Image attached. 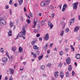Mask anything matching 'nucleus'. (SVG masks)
I'll return each mask as SVG.
<instances>
[{"mask_svg":"<svg viewBox=\"0 0 80 80\" xmlns=\"http://www.w3.org/2000/svg\"><path fill=\"white\" fill-rule=\"evenodd\" d=\"M78 40H79V41H80V36H79L78 38Z\"/></svg>","mask_w":80,"mask_h":80,"instance_id":"e2e57ef3","label":"nucleus"},{"mask_svg":"<svg viewBox=\"0 0 80 80\" xmlns=\"http://www.w3.org/2000/svg\"><path fill=\"white\" fill-rule=\"evenodd\" d=\"M13 2V1L12 0H11L9 2V4H10V5H12V2Z\"/></svg>","mask_w":80,"mask_h":80,"instance_id":"79ce46f5","label":"nucleus"},{"mask_svg":"<svg viewBox=\"0 0 80 80\" xmlns=\"http://www.w3.org/2000/svg\"><path fill=\"white\" fill-rule=\"evenodd\" d=\"M31 55H34V53L33 52H31Z\"/></svg>","mask_w":80,"mask_h":80,"instance_id":"69168bd1","label":"nucleus"},{"mask_svg":"<svg viewBox=\"0 0 80 80\" xmlns=\"http://www.w3.org/2000/svg\"><path fill=\"white\" fill-rule=\"evenodd\" d=\"M74 18H72L71 19V20L70 21V25H71L72 23H74Z\"/></svg>","mask_w":80,"mask_h":80,"instance_id":"dca6fc26","label":"nucleus"},{"mask_svg":"<svg viewBox=\"0 0 80 80\" xmlns=\"http://www.w3.org/2000/svg\"><path fill=\"white\" fill-rule=\"evenodd\" d=\"M48 26L50 27V28H53V24L52 23V22H48Z\"/></svg>","mask_w":80,"mask_h":80,"instance_id":"6e6552de","label":"nucleus"},{"mask_svg":"<svg viewBox=\"0 0 80 80\" xmlns=\"http://www.w3.org/2000/svg\"><path fill=\"white\" fill-rule=\"evenodd\" d=\"M40 68L42 70H43L45 68V66L44 65H42L40 67Z\"/></svg>","mask_w":80,"mask_h":80,"instance_id":"6ab92c4d","label":"nucleus"},{"mask_svg":"<svg viewBox=\"0 0 80 80\" xmlns=\"http://www.w3.org/2000/svg\"><path fill=\"white\" fill-rule=\"evenodd\" d=\"M54 51H57V48H55L53 50Z\"/></svg>","mask_w":80,"mask_h":80,"instance_id":"bf43d9fd","label":"nucleus"},{"mask_svg":"<svg viewBox=\"0 0 80 80\" xmlns=\"http://www.w3.org/2000/svg\"><path fill=\"white\" fill-rule=\"evenodd\" d=\"M12 10H11V9H10L9 10V13L10 15H12Z\"/></svg>","mask_w":80,"mask_h":80,"instance_id":"4d7b16f0","label":"nucleus"},{"mask_svg":"<svg viewBox=\"0 0 80 80\" xmlns=\"http://www.w3.org/2000/svg\"><path fill=\"white\" fill-rule=\"evenodd\" d=\"M9 79V80H13V78H12V77L11 76Z\"/></svg>","mask_w":80,"mask_h":80,"instance_id":"6e6d98bb","label":"nucleus"},{"mask_svg":"<svg viewBox=\"0 0 80 80\" xmlns=\"http://www.w3.org/2000/svg\"><path fill=\"white\" fill-rule=\"evenodd\" d=\"M60 77L61 78H63L64 77V73L63 72L61 71L60 72Z\"/></svg>","mask_w":80,"mask_h":80,"instance_id":"f8f14e48","label":"nucleus"},{"mask_svg":"<svg viewBox=\"0 0 80 80\" xmlns=\"http://www.w3.org/2000/svg\"><path fill=\"white\" fill-rule=\"evenodd\" d=\"M8 76H6L4 80H8Z\"/></svg>","mask_w":80,"mask_h":80,"instance_id":"49530a36","label":"nucleus"},{"mask_svg":"<svg viewBox=\"0 0 80 80\" xmlns=\"http://www.w3.org/2000/svg\"><path fill=\"white\" fill-rule=\"evenodd\" d=\"M8 34L9 36H12V30H10L8 33Z\"/></svg>","mask_w":80,"mask_h":80,"instance_id":"4be33fe9","label":"nucleus"},{"mask_svg":"<svg viewBox=\"0 0 80 80\" xmlns=\"http://www.w3.org/2000/svg\"><path fill=\"white\" fill-rule=\"evenodd\" d=\"M48 65L49 67H50L52 66V64L50 63H48Z\"/></svg>","mask_w":80,"mask_h":80,"instance_id":"ea45409f","label":"nucleus"},{"mask_svg":"<svg viewBox=\"0 0 80 80\" xmlns=\"http://www.w3.org/2000/svg\"><path fill=\"white\" fill-rule=\"evenodd\" d=\"M48 57V55L47 54L46 56V58H47Z\"/></svg>","mask_w":80,"mask_h":80,"instance_id":"338daca9","label":"nucleus"},{"mask_svg":"<svg viewBox=\"0 0 80 80\" xmlns=\"http://www.w3.org/2000/svg\"><path fill=\"white\" fill-rule=\"evenodd\" d=\"M49 38H50V37H49V35H48V34L46 33L45 36L44 38V40L46 41L48 40L49 39Z\"/></svg>","mask_w":80,"mask_h":80,"instance_id":"39448f33","label":"nucleus"},{"mask_svg":"<svg viewBox=\"0 0 80 80\" xmlns=\"http://www.w3.org/2000/svg\"><path fill=\"white\" fill-rule=\"evenodd\" d=\"M37 18H35L34 21V22H33L34 25L32 26V28H35L36 27V23H37Z\"/></svg>","mask_w":80,"mask_h":80,"instance_id":"7ed1b4c3","label":"nucleus"},{"mask_svg":"<svg viewBox=\"0 0 80 80\" xmlns=\"http://www.w3.org/2000/svg\"><path fill=\"white\" fill-rule=\"evenodd\" d=\"M46 5V4L45 3V2H42L41 3V7H45Z\"/></svg>","mask_w":80,"mask_h":80,"instance_id":"4468645a","label":"nucleus"},{"mask_svg":"<svg viewBox=\"0 0 80 80\" xmlns=\"http://www.w3.org/2000/svg\"><path fill=\"white\" fill-rule=\"evenodd\" d=\"M71 62V59L70 58H68L66 60V63L68 65H70Z\"/></svg>","mask_w":80,"mask_h":80,"instance_id":"423d86ee","label":"nucleus"},{"mask_svg":"<svg viewBox=\"0 0 80 80\" xmlns=\"http://www.w3.org/2000/svg\"><path fill=\"white\" fill-rule=\"evenodd\" d=\"M18 50L20 53H22L23 52V48H22V47H19Z\"/></svg>","mask_w":80,"mask_h":80,"instance_id":"f3484780","label":"nucleus"},{"mask_svg":"<svg viewBox=\"0 0 80 80\" xmlns=\"http://www.w3.org/2000/svg\"><path fill=\"white\" fill-rule=\"evenodd\" d=\"M50 8H51V9H53V6L52 5H51L50 7Z\"/></svg>","mask_w":80,"mask_h":80,"instance_id":"8fccbe9b","label":"nucleus"},{"mask_svg":"<svg viewBox=\"0 0 80 80\" xmlns=\"http://www.w3.org/2000/svg\"><path fill=\"white\" fill-rule=\"evenodd\" d=\"M30 23V20L28 19V23Z\"/></svg>","mask_w":80,"mask_h":80,"instance_id":"864d4df0","label":"nucleus"},{"mask_svg":"<svg viewBox=\"0 0 80 80\" xmlns=\"http://www.w3.org/2000/svg\"><path fill=\"white\" fill-rule=\"evenodd\" d=\"M48 46V44H46V46H44L43 48L44 50H47V47Z\"/></svg>","mask_w":80,"mask_h":80,"instance_id":"aec40b11","label":"nucleus"},{"mask_svg":"<svg viewBox=\"0 0 80 80\" xmlns=\"http://www.w3.org/2000/svg\"><path fill=\"white\" fill-rule=\"evenodd\" d=\"M60 55H62L63 54V52H61L59 53Z\"/></svg>","mask_w":80,"mask_h":80,"instance_id":"a19ab883","label":"nucleus"},{"mask_svg":"<svg viewBox=\"0 0 80 80\" xmlns=\"http://www.w3.org/2000/svg\"><path fill=\"white\" fill-rule=\"evenodd\" d=\"M0 23L1 25H5L7 24V22L3 18H0Z\"/></svg>","mask_w":80,"mask_h":80,"instance_id":"f03ea898","label":"nucleus"},{"mask_svg":"<svg viewBox=\"0 0 80 80\" xmlns=\"http://www.w3.org/2000/svg\"><path fill=\"white\" fill-rule=\"evenodd\" d=\"M54 13H53V14H52L51 15V17L52 18H53V17H54Z\"/></svg>","mask_w":80,"mask_h":80,"instance_id":"c03bdc74","label":"nucleus"},{"mask_svg":"<svg viewBox=\"0 0 80 80\" xmlns=\"http://www.w3.org/2000/svg\"><path fill=\"white\" fill-rule=\"evenodd\" d=\"M67 4H65L63 5V8H66H66H67Z\"/></svg>","mask_w":80,"mask_h":80,"instance_id":"c756f323","label":"nucleus"},{"mask_svg":"<svg viewBox=\"0 0 80 80\" xmlns=\"http://www.w3.org/2000/svg\"><path fill=\"white\" fill-rule=\"evenodd\" d=\"M70 47L72 48V51H74V50H75V49H74V48L73 47V46L72 45H71Z\"/></svg>","mask_w":80,"mask_h":80,"instance_id":"7c9ffc66","label":"nucleus"},{"mask_svg":"<svg viewBox=\"0 0 80 80\" xmlns=\"http://www.w3.org/2000/svg\"><path fill=\"white\" fill-rule=\"evenodd\" d=\"M62 63H59L58 67H62Z\"/></svg>","mask_w":80,"mask_h":80,"instance_id":"72a5a7b5","label":"nucleus"},{"mask_svg":"<svg viewBox=\"0 0 80 80\" xmlns=\"http://www.w3.org/2000/svg\"><path fill=\"white\" fill-rule=\"evenodd\" d=\"M29 15L31 17H32V13L31 12L29 13Z\"/></svg>","mask_w":80,"mask_h":80,"instance_id":"5fc2aeb1","label":"nucleus"},{"mask_svg":"<svg viewBox=\"0 0 80 80\" xmlns=\"http://www.w3.org/2000/svg\"><path fill=\"white\" fill-rule=\"evenodd\" d=\"M64 51L65 52H68V48H67L64 49Z\"/></svg>","mask_w":80,"mask_h":80,"instance_id":"4c0bfd02","label":"nucleus"},{"mask_svg":"<svg viewBox=\"0 0 80 80\" xmlns=\"http://www.w3.org/2000/svg\"><path fill=\"white\" fill-rule=\"evenodd\" d=\"M34 32L35 33H38V32H39V30H38L35 29L34 31Z\"/></svg>","mask_w":80,"mask_h":80,"instance_id":"c9c22d12","label":"nucleus"},{"mask_svg":"<svg viewBox=\"0 0 80 80\" xmlns=\"http://www.w3.org/2000/svg\"><path fill=\"white\" fill-rule=\"evenodd\" d=\"M33 57L34 58H37V54H36L34 53L33 55Z\"/></svg>","mask_w":80,"mask_h":80,"instance_id":"58836bf2","label":"nucleus"},{"mask_svg":"<svg viewBox=\"0 0 80 80\" xmlns=\"http://www.w3.org/2000/svg\"><path fill=\"white\" fill-rule=\"evenodd\" d=\"M6 9H8V8H9V6H8V5L6 6Z\"/></svg>","mask_w":80,"mask_h":80,"instance_id":"052dcab7","label":"nucleus"},{"mask_svg":"<svg viewBox=\"0 0 80 80\" xmlns=\"http://www.w3.org/2000/svg\"><path fill=\"white\" fill-rule=\"evenodd\" d=\"M52 45H53V43H51L49 46L50 47H51V48H52Z\"/></svg>","mask_w":80,"mask_h":80,"instance_id":"a18cd8bd","label":"nucleus"},{"mask_svg":"<svg viewBox=\"0 0 80 80\" xmlns=\"http://www.w3.org/2000/svg\"><path fill=\"white\" fill-rule=\"evenodd\" d=\"M50 3V0H46V5H49Z\"/></svg>","mask_w":80,"mask_h":80,"instance_id":"412c9836","label":"nucleus"},{"mask_svg":"<svg viewBox=\"0 0 80 80\" xmlns=\"http://www.w3.org/2000/svg\"><path fill=\"white\" fill-rule=\"evenodd\" d=\"M39 53H40V51H39L38 50V51H37L36 52V55H39Z\"/></svg>","mask_w":80,"mask_h":80,"instance_id":"473e14b6","label":"nucleus"},{"mask_svg":"<svg viewBox=\"0 0 80 80\" xmlns=\"http://www.w3.org/2000/svg\"><path fill=\"white\" fill-rule=\"evenodd\" d=\"M9 70H10V74H13V73L14 72V70L11 68L9 69Z\"/></svg>","mask_w":80,"mask_h":80,"instance_id":"a211bd4d","label":"nucleus"},{"mask_svg":"<svg viewBox=\"0 0 80 80\" xmlns=\"http://www.w3.org/2000/svg\"><path fill=\"white\" fill-rule=\"evenodd\" d=\"M54 76L56 78H58V72L56 71L54 73Z\"/></svg>","mask_w":80,"mask_h":80,"instance_id":"ddd939ff","label":"nucleus"},{"mask_svg":"<svg viewBox=\"0 0 80 80\" xmlns=\"http://www.w3.org/2000/svg\"><path fill=\"white\" fill-rule=\"evenodd\" d=\"M26 33V30L25 29L24 27H22V31H21L19 34H18L16 39H18V37H22L23 38L24 40L25 39V34Z\"/></svg>","mask_w":80,"mask_h":80,"instance_id":"f257e3e1","label":"nucleus"},{"mask_svg":"<svg viewBox=\"0 0 80 80\" xmlns=\"http://www.w3.org/2000/svg\"><path fill=\"white\" fill-rule=\"evenodd\" d=\"M74 73H75V72H74V71H72V76H74Z\"/></svg>","mask_w":80,"mask_h":80,"instance_id":"603ef678","label":"nucleus"},{"mask_svg":"<svg viewBox=\"0 0 80 80\" xmlns=\"http://www.w3.org/2000/svg\"><path fill=\"white\" fill-rule=\"evenodd\" d=\"M18 2L19 3V5H21V4L23 2V0H18Z\"/></svg>","mask_w":80,"mask_h":80,"instance_id":"393cba45","label":"nucleus"},{"mask_svg":"<svg viewBox=\"0 0 80 80\" xmlns=\"http://www.w3.org/2000/svg\"><path fill=\"white\" fill-rule=\"evenodd\" d=\"M6 55H7V56L8 57V58H9V55H8V53L7 52H6Z\"/></svg>","mask_w":80,"mask_h":80,"instance_id":"37998d69","label":"nucleus"},{"mask_svg":"<svg viewBox=\"0 0 80 80\" xmlns=\"http://www.w3.org/2000/svg\"><path fill=\"white\" fill-rule=\"evenodd\" d=\"M39 40H42V37H40L39 38Z\"/></svg>","mask_w":80,"mask_h":80,"instance_id":"0e129e2a","label":"nucleus"},{"mask_svg":"<svg viewBox=\"0 0 80 80\" xmlns=\"http://www.w3.org/2000/svg\"><path fill=\"white\" fill-rule=\"evenodd\" d=\"M75 58L76 59H80V54L78 53L76 54H75Z\"/></svg>","mask_w":80,"mask_h":80,"instance_id":"9d476101","label":"nucleus"},{"mask_svg":"<svg viewBox=\"0 0 80 80\" xmlns=\"http://www.w3.org/2000/svg\"><path fill=\"white\" fill-rule=\"evenodd\" d=\"M66 9L65 8H63L62 10V12H64L65 10Z\"/></svg>","mask_w":80,"mask_h":80,"instance_id":"de8ad7c7","label":"nucleus"},{"mask_svg":"<svg viewBox=\"0 0 80 80\" xmlns=\"http://www.w3.org/2000/svg\"><path fill=\"white\" fill-rule=\"evenodd\" d=\"M33 48L35 50H39V47H37L36 45H33Z\"/></svg>","mask_w":80,"mask_h":80,"instance_id":"9b49d317","label":"nucleus"},{"mask_svg":"<svg viewBox=\"0 0 80 80\" xmlns=\"http://www.w3.org/2000/svg\"><path fill=\"white\" fill-rule=\"evenodd\" d=\"M68 70L69 71H70V72L72 70V66H71V65H70L69 66Z\"/></svg>","mask_w":80,"mask_h":80,"instance_id":"b1692460","label":"nucleus"},{"mask_svg":"<svg viewBox=\"0 0 80 80\" xmlns=\"http://www.w3.org/2000/svg\"><path fill=\"white\" fill-rule=\"evenodd\" d=\"M36 41H37V39L36 38H34L33 40L31 42L32 45H34V44L35 43V42H36Z\"/></svg>","mask_w":80,"mask_h":80,"instance_id":"1a4fd4ad","label":"nucleus"},{"mask_svg":"<svg viewBox=\"0 0 80 80\" xmlns=\"http://www.w3.org/2000/svg\"><path fill=\"white\" fill-rule=\"evenodd\" d=\"M41 24L42 25H44V24H45V23L44 22L42 21L41 22Z\"/></svg>","mask_w":80,"mask_h":80,"instance_id":"09e8293b","label":"nucleus"},{"mask_svg":"<svg viewBox=\"0 0 80 80\" xmlns=\"http://www.w3.org/2000/svg\"><path fill=\"white\" fill-rule=\"evenodd\" d=\"M43 55H42V56H40V57H38V60H40L41 59H42L43 58Z\"/></svg>","mask_w":80,"mask_h":80,"instance_id":"5701e85b","label":"nucleus"},{"mask_svg":"<svg viewBox=\"0 0 80 80\" xmlns=\"http://www.w3.org/2000/svg\"><path fill=\"white\" fill-rule=\"evenodd\" d=\"M69 31V29H68V28H66L65 31V32H66V33H67V32H68Z\"/></svg>","mask_w":80,"mask_h":80,"instance_id":"c85d7f7f","label":"nucleus"},{"mask_svg":"<svg viewBox=\"0 0 80 80\" xmlns=\"http://www.w3.org/2000/svg\"><path fill=\"white\" fill-rule=\"evenodd\" d=\"M63 33H64V31H63V30H62L60 35V36L61 37L63 36Z\"/></svg>","mask_w":80,"mask_h":80,"instance_id":"a878e982","label":"nucleus"},{"mask_svg":"<svg viewBox=\"0 0 80 80\" xmlns=\"http://www.w3.org/2000/svg\"><path fill=\"white\" fill-rule=\"evenodd\" d=\"M9 58L10 61H12L13 60V57H12V56H11L10 57V56H9V58Z\"/></svg>","mask_w":80,"mask_h":80,"instance_id":"bb28decb","label":"nucleus"},{"mask_svg":"<svg viewBox=\"0 0 80 80\" xmlns=\"http://www.w3.org/2000/svg\"><path fill=\"white\" fill-rule=\"evenodd\" d=\"M10 26L11 27H13V23L12 22L10 23Z\"/></svg>","mask_w":80,"mask_h":80,"instance_id":"2f4dec72","label":"nucleus"},{"mask_svg":"<svg viewBox=\"0 0 80 80\" xmlns=\"http://www.w3.org/2000/svg\"><path fill=\"white\" fill-rule=\"evenodd\" d=\"M38 16H39L40 17H41V16H42V13H39L38 14Z\"/></svg>","mask_w":80,"mask_h":80,"instance_id":"13d9d810","label":"nucleus"},{"mask_svg":"<svg viewBox=\"0 0 80 80\" xmlns=\"http://www.w3.org/2000/svg\"><path fill=\"white\" fill-rule=\"evenodd\" d=\"M12 51H13V52H15L16 50V48H13L12 49Z\"/></svg>","mask_w":80,"mask_h":80,"instance_id":"f704fd0d","label":"nucleus"},{"mask_svg":"<svg viewBox=\"0 0 80 80\" xmlns=\"http://www.w3.org/2000/svg\"><path fill=\"white\" fill-rule=\"evenodd\" d=\"M66 76L67 77H68L70 76V74H69V72H66Z\"/></svg>","mask_w":80,"mask_h":80,"instance_id":"cd10ccee","label":"nucleus"},{"mask_svg":"<svg viewBox=\"0 0 80 80\" xmlns=\"http://www.w3.org/2000/svg\"><path fill=\"white\" fill-rule=\"evenodd\" d=\"M14 6H15L16 7H17V3H15L14 4Z\"/></svg>","mask_w":80,"mask_h":80,"instance_id":"680f3d73","label":"nucleus"},{"mask_svg":"<svg viewBox=\"0 0 80 80\" xmlns=\"http://www.w3.org/2000/svg\"><path fill=\"white\" fill-rule=\"evenodd\" d=\"M47 52L48 53H50V50H48L47 51Z\"/></svg>","mask_w":80,"mask_h":80,"instance_id":"774afa93","label":"nucleus"},{"mask_svg":"<svg viewBox=\"0 0 80 80\" xmlns=\"http://www.w3.org/2000/svg\"><path fill=\"white\" fill-rule=\"evenodd\" d=\"M40 36V35L39 34H38L36 35L37 37H39Z\"/></svg>","mask_w":80,"mask_h":80,"instance_id":"3c124183","label":"nucleus"},{"mask_svg":"<svg viewBox=\"0 0 80 80\" xmlns=\"http://www.w3.org/2000/svg\"><path fill=\"white\" fill-rule=\"evenodd\" d=\"M78 4V2H77L75 3H73L72 4V6L73 7L74 9H77V5Z\"/></svg>","mask_w":80,"mask_h":80,"instance_id":"20e7f679","label":"nucleus"},{"mask_svg":"<svg viewBox=\"0 0 80 80\" xmlns=\"http://www.w3.org/2000/svg\"><path fill=\"white\" fill-rule=\"evenodd\" d=\"M79 29V27L77 26L74 29V31L75 32H77Z\"/></svg>","mask_w":80,"mask_h":80,"instance_id":"2eb2a0df","label":"nucleus"},{"mask_svg":"<svg viewBox=\"0 0 80 80\" xmlns=\"http://www.w3.org/2000/svg\"><path fill=\"white\" fill-rule=\"evenodd\" d=\"M0 51L1 52H2V53L4 52V51L3 50V48H1L0 49Z\"/></svg>","mask_w":80,"mask_h":80,"instance_id":"e433bc0d","label":"nucleus"},{"mask_svg":"<svg viewBox=\"0 0 80 80\" xmlns=\"http://www.w3.org/2000/svg\"><path fill=\"white\" fill-rule=\"evenodd\" d=\"M2 62L4 63H6L8 62V58H3L2 59Z\"/></svg>","mask_w":80,"mask_h":80,"instance_id":"0eeeda50","label":"nucleus"}]
</instances>
